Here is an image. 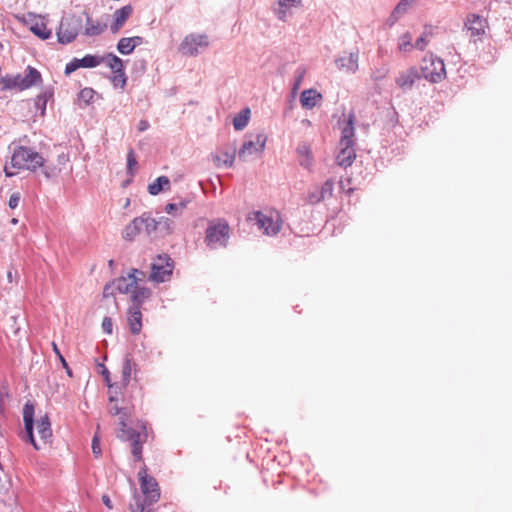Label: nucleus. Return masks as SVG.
<instances>
[{
  "mask_svg": "<svg viewBox=\"0 0 512 512\" xmlns=\"http://www.w3.org/2000/svg\"><path fill=\"white\" fill-rule=\"evenodd\" d=\"M23 422H24V433L22 440L31 444L35 450H40L42 447L36 441L34 436L35 426L37 428L38 435L43 444H49L52 442L53 433L51 428V421L48 414L40 416L35 421V406L31 401H27L23 407Z\"/></svg>",
  "mask_w": 512,
  "mask_h": 512,
  "instance_id": "nucleus-1",
  "label": "nucleus"
},
{
  "mask_svg": "<svg viewBox=\"0 0 512 512\" xmlns=\"http://www.w3.org/2000/svg\"><path fill=\"white\" fill-rule=\"evenodd\" d=\"M10 165L18 170L36 172L45 166V159L33 148L20 145L14 148Z\"/></svg>",
  "mask_w": 512,
  "mask_h": 512,
  "instance_id": "nucleus-2",
  "label": "nucleus"
},
{
  "mask_svg": "<svg viewBox=\"0 0 512 512\" xmlns=\"http://www.w3.org/2000/svg\"><path fill=\"white\" fill-rule=\"evenodd\" d=\"M42 84V75L34 67L28 66L25 70V75L22 74H6L1 77L0 85L2 90H13L17 89L23 91L31 88L32 86H38Z\"/></svg>",
  "mask_w": 512,
  "mask_h": 512,
  "instance_id": "nucleus-3",
  "label": "nucleus"
},
{
  "mask_svg": "<svg viewBox=\"0 0 512 512\" xmlns=\"http://www.w3.org/2000/svg\"><path fill=\"white\" fill-rule=\"evenodd\" d=\"M230 239V227L225 219H217L209 222L204 243L211 250L226 248Z\"/></svg>",
  "mask_w": 512,
  "mask_h": 512,
  "instance_id": "nucleus-4",
  "label": "nucleus"
},
{
  "mask_svg": "<svg viewBox=\"0 0 512 512\" xmlns=\"http://www.w3.org/2000/svg\"><path fill=\"white\" fill-rule=\"evenodd\" d=\"M83 28V16L67 14L62 17L57 31V38L60 44L73 42Z\"/></svg>",
  "mask_w": 512,
  "mask_h": 512,
  "instance_id": "nucleus-5",
  "label": "nucleus"
},
{
  "mask_svg": "<svg viewBox=\"0 0 512 512\" xmlns=\"http://www.w3.org/2000/svg\"><path fill=\"white\" fill-rule=\"evenodd\" d=\"M120 429L117 437L122 441L131 442V453L135 461L142 460V444L147 438L146 426L142 425L143 432L136 431L127 426L124 420L120 421Z\"/></svg>",
  "mask_w": 512,
  "mask_h": 512,
  "instance_id": "nucleus-6",
  "label": "nucleus"
},
{
  "mask_svg": "<svg viewBox=\"0 0 512 512\" xmlns=\"http://www.w3.org/2000/svg\"><path fill=\"white\" fill-rule=\"evenodd\" d=\"M419 70L422 77L431 83H439L446 77L444 61L432 53L424 56Z\"/></svg>",
  "mask_w": 512,
  "mask_h": 512,
  "instance_id": "nucleus-7",
  "label": "nucleus"
},
{
  "mask_svg": "<svg viewBox=\"0 0 512 512\" xmlns=\"http://www.w3.org/2000/svg\"><path fill=\"white\" fill-rule=\"evenodd\" d=\"M174 268V262L168 254H159L151 264L149 280L163 283L170 279Z\"/></svg>",
  "mask_w": 512,
  "mask_h": 512,
  "instance_id": "nucleus-8",
  "label": "nucleus"
},
{
  "mask_svg": "<svg viewBox=\"0 0 512 512\" xmlns=\"http://www.w3.org/2000/svg\"><path fill=\"white\" fill-rule=\"evenodd\" d=\"M140 488L149 505L156 503L160 499V489L156 479L147 474V468L144 466L138 472Z\"/></svg>",
  "mask_w": 512,
  "mask_h": 512,
  "instance_id": "nucleus-9",
  "label": "nucleus"
},
{
  "mask_svg": "<svg viewBox=\"0 0 512 512\" xmlns=\"http://www.w3.org/2000/svg\"><path fill=\"white\" fill-rule=\"evenodd\" d=\"M209 46V39L206 34L191 33L185 36L179 45V51L186 56L194 57Z\"/></svg>",
  "mask_w": 512,
  "mask_h": 512,
  "instance_id": "nucleus-10",
  "label": "nucleus"
},
{
  "mask_svg": "<svg viewBox=\"0 0 512 512\" xmlns=\"http://www.w3.org/2000/svg\"><path fill=\"white\" fill-rule=\"evenodd\" d=\"M267 137L264 133H258L246 139L238 151V157L242 161H247L250 155L262 152L265 148Z\"/></svg>",
  "mask_w": 512,
  "mask_h": 512,
  "instance_id": "nucleus-11",
  "label": "nucleus"
},
{
  "mask_svg": "<svg viewBox=\"0 0 512 512\" xmlns=\"http://www.w3.org/2000/svg\"><path fill=\"white\" fill-rule=\"evenodd\" d=\"M464 27L470 32V38L476 42L485 34L487 20L478 14L472 13L467 15Z\"/></svg>",
  "mask_w": 512,
  "mask_h": 512,
  "instance_id": "nucleus-12",
  "label": "nucleus"
},
{
  "mask_svg": "<svg viewBox=\"0 0 512 512\" xmlns=\"http://www.w3.org/2000/svg\"><path fill=\"white\" fill-rule=\"evenodd\" d=\"M255 219L259 229L263 230L268 236H275L281 230L282 222L278 214L274 220L271 216H268L261 211H257L255 213Z\"/></svg>",
  "mask_w": 512,
  "mask_h": 512,
  "instance_id": "nucleus-13",
  "label": "nucleus"
},
{
  "mask_svg": "<svg viewBox=\"0 0 512 512\" xmlns=\"http://www.w3.org/2000/svg\"><path fill=\"white\" fill-rule=\"evenodd\" d=\"M136 274H141L145 277V273L142 270L133 268L127 276H121L112 281L114 289L121 294H127L132 291L141 279H138Z\"/></svg>",
  "mask_w": 512,
  "mask_h": 512,
  "instance_id": "nucleus-14",
  "label": "nucleus"
},
{
  "mask_svg": "<svg viewBox=\"0 0 512 512\" xmlns=\"http://www.w3.org/2000/svg\"><path fill=\"white\" fill-rule=\"evenodd\" d=\"M102 62H104L103 57L87 54L82 58H73L69 63L66 64L64 72L66 75H70L79 68H94L100 65Z\"/></svg>",
  "mask_w": 512,
  "mask_h": 512,
  "instance_id": "nucleus-15",
  "label": "nucleus"
},
{
  "mask_svg": "<svg viewBox=\"0 0 512 512\" xmlns=\"http://www.w3.org/2000/svg\"><path fill=\"white\" fill-rule=\"evenodd\" d=\"M359 51L347 52L344 51L342 55L335 59V65L340 71L354 74L358 70Z\"/></svg>",
  "mask_w": 512,
  "mask_h": 512,
  "instance_id": "nucleus-16",
  "label": "nucleus"
},
{
  "mask_svg": "<svg viewBox=\"0 0 512 512\" xmlns=\"http://www.w3.org/2000/svg\"><path fill=\"white\" fill-rule=\"evenodd\" d=\"M421 72L416 67H410L407 70H404L399 73L397 78L395 79L396 84L401 88L404 92L411 90L414 84L422 79Z\"/></svg>",
  "mask_w": 512,
  "mask_h": 512,
  "instance_id": "nucleus-17",
  "label": "nucleus"
},
{
  "mask_svg": "<svg viewBox=\"0 0 512 512\" xmlns=\"http://www.w3.org/2000/svg\"><path fill=\"white\" fill-rule=\"evenodd\" d=\"M355 114L353 112L349 113L347 119L344 121V125L341 128V137L339 141V145H352L355 144Z\"/></svg>",
  "mask_w": 512,
  "mask_h": 512,
  "instance_id": "nucleus-18",
  "label": "nucleus"
},
{
  "mask_svg": "<svg viewBox=\"0 0 512 512\" xmlns=\"http://www.w3.org/2000/svg\"><path fill=\"white\" fill-rule=\"evenodd\" d=\"M127 321L129 324L130 332L137 335L142 329V312L136 306H129L127 311Z\"/></svg>",
  "mask_w": 512,
  "mask_h": 512,
  "instance_id": "nucleus-19",
  "label": "nucleus"
},
{
  "mask_svg": "<svg viewBox=\"0 0 512 512\" xmlns=\"http://www.w3.org/2000/svg\"><path fill=\"white\" fill-rule=\"evenodd\" d=\"M340 151L336 156V162L339 166L347 168L352 165L356 158L354 146L339 145Z\"/></svg>",
  "mask_w": 512,
  "mask_h": 512,
  "instance_id": "nucleus-20",
  "label": "nucleus"
},
{
  "mask_svg": "<svg viewBox=\"0 0 512 512\" xmlns=\"http://www.w3.org/2000/svg\"><path fill=\"white\" fill-rule=\"evenodd\" d=\"M132 6L126 5L121 7L120 9L116 10L114 13V22L112 23L110 29L112 33H116L119 31V29L124 25V23L127 21V19L132 14Z\"/></svg>",
  "mask_w": 512,
  "mask_h": 512,
  "instance_id": "nucleus-21",
  "label": "nucleus"
},
{
  "mask_svg": "<svg viewBox=\"0 0 512 512\" xmlns=\"http://www.w3.org/2000/svg\"><path fill=\"white\" fill-rule=\"evenodd\" d=\"M131 293L132 304L130 306H136L141 309L143 303L151 297L152 290L144 286L139 287L137 284L135 287H133Z\"/></svg>",
  "mask_w": 512,
  "mask_h": 512,
  "instance_id": "nucleus-22",
  "label": "nucleus"
},
{
  "mask_svg": "<svg viewBox=\"0 0 512 512\" xmlns=\"http://www.w3.org/2000/svg\"><path fill=\"white\" fill-rule=\"evenodd\" d=\"M82 15L85 16V20H86L85 29L83 32L84 35L90 36V37L98 36L104 32V30L107 27V25L105 23H100L98 21L94 22L92 17L86 11H84Z\"/></svg>",
  "mask_w": 512,
  "mask_h": 512,
  "instance_id": "nucleus-23",
  "label": "nucleus"
},
{
  "mask_svg": "<svg viewBox=\"0 0 512 512\" xmlns=\"http://www.w3.org/2000/svg\"><path fill=\"white\" fill-rule=\"evenodd\" d=\"M30 31L42 40H47L51 37L52 32L47 28L46 22L42 17H36L35 21L30 25Z\"/></svg>",
  "mask_w": 512,
  "mask_h": 512,
  "instance_id": "nucleus-24",
  "label": "nucleus"
},
{
  "mask_svg": "<svg viewBox=\"0 0 512 512\" xmlns=\"http://www.w3.org/2000/svg\"><path fill=\"white\" fill-rule=\"evenodd\" d=\"M321 99L322 95L315 89H306L300 95V103L306 109L314 108Z\"/></svg>",
  "mask_w": 512,
  "mask_h": 512,
  "instance_id": "nucleus-25",
  "label": "nucleus"
},
{
  "mask_svg": "<svg viewBox=\"0 0 512 512\" xmlns=\"http://www.w3.org/2000/svg\"><path fill=\"white\" fill-rule=\"evenodd\" d=\"M142 220L134 218L123 230V238L132 241L142 231Z\"/></svg>",
  "mask_w": 512,
  "mask_h": 512,
  "instance_id": "nucleus-26",
  "label": "nucleus"
},
{
  "mask_svg": "<svg viewBox=\"0 0 512 512\" xmlns=\"http://www.w3.org/2000/svg\"><path fill=\"white\" fill-rule=\"evenodd\" d=\"M170 188V180L167 176H159L148 185V192L151 195H158L160 192Z\"/></svg>",
  "mask_w": 512,
  "mask_h": 512,
  "instance_id": "nucleus-27",
  "label": "nucleus"
},
{
  "mask_svg": "<svg viewBox=\"0 0 512 512\" xmlns=\"http://www.w3.org/2000/svg\"><path fill=\"white\" fill-rule=\"evenodd\" d=\"M53 96V89L52 88H46L42 93L37 95L35 98V107L37 110L40 111L41 116L45 115L46 113V106L47 102L50 98Z\"/></svg>",
  "mask_w": 512,
  "mask_h": 512,
  "instance_id": "nucleus-28",
  "label": "nucleus"
},
{
  "mask_svg": "<svg viewBox=\"0 0 512 512\" xmlns=\"http://www.w3.org/2000/svg\"><path fill=\"white\" fill-rule=\"evenodd\" d=\"M300 0H279L278 1V8L275 10V13L279 20L285 21L287 17V13L290 8L294 7L295 5L300 4Z\"/></svg>",
  "mask_w": 512,
  "mask_h": 512,
  "instance_id": "nucleus-29",
  "label": "nucleus"
},
{
  "mask_svg": "<svg viewBox=\"0 0 512 512\" xmlns=\"http://www.w3.org/2000/svg\"><path fill=\"white\" fill-rule=\"evenodd\" d=\"M250 118V109L245 108L241 110L233 119V126L236 131L243 130L249 121Z\"/></svg>",
  "mask_w": 512,
  "mask_h": 512,
  "instance_id": "nucleus-30",
  "label": "nucleus"
},
{
  "mask_svg": "<svg viewBox=\"0 0 512 512\" xmlns=\"http://www.w3.org/2000/svg\"><path fill=\"white\" fill-rule=\"evenodd\" d=\"M138 219H141L142 222V230H145L147 235H151L153 232L158 231L159 225L158 220L150 217V215L144 213Z\"/></svg>",
  "mask_w": 512,
  "mask_h": 512,
  "instance_id": "nucleus-31",
  "label": "nucleus"
},
{
  "mask_svg": "<svg viewBox=\"0 0 512 512\" xmlns=\"http://www.w3.org/2000/svg\"><path fill=\"white\" fill-rule=\"evenodd\" d=\"M104 58V61L106 62L107 66L113 71V72H121L124 69V62L123 60L118 57L117 55L113 53H108Z\"/></svg>",
  "mask_w": 512,
  "mask_h": 512,
  "instance_id": "nucleus-32",
  "label": "nucleus"
},
{
  "mask_svg": "<svg viewBox=\"0 0 512 512\" xmlns=\"http://www.w3.org/2000/svg\"><path fill=\"white\" fill-rule=\"evenodd\" d=\"M297 153L301 157L299 163L304 168H309L312 164V159L310 156V147L303 143L298 145L297 147Z\"/></svg>",
  "mask_w": 512,
  "mask_h": 512,
  "instance_id": "nucleus-33",
  "label": "nucleus"
},
{
  "mask_svg": "<svg viewBox=\"0 0 512 512\" xmlns=\"http://www.w3.org/2000/svg\"><path fill=\"white\" fill-rule=\"evenodd\" d=\"M133 365H135V363H133L132 359L127 355L122 365V382L124 386H127L130 382Z\"/></svg>",
  "mask_w": 512,
  "mask_h": 512,
  "instance_id": "nucleus-34",
  "label": "nucleus"
},
{
  "mask_svg": "<svg viewBox=\"0 0 512 512\" xmlns=\"http://www.w3.org/2000/svg\"><path fill=\"white\" fill-rule=\"evenodd\" d=\"M135 50L134 45H132L131 38L123 37L119 39L117 43V51L122 55H129L133 53Z\"/></svg>",
  "mask_w": 512,
  "mask_h": 512,
  "instance_id": "nucleus-35",
  "label": "nucleus"
},
{
  "mask_svg": "<svg viewBox=\"0 0 512 512\" xmlns=\"http://www.w3.org/2000/svg\"><path fill=\"white\" fill-rule=\"evenodd\" d=\"M158 225V231L165 235L171 234L174 230V221L165 216L158 218Z\"/></svg>",
  "mask_w": 512,
  "mask_h": 512,
  "instance_id": "nucleus-36",
  "label": "nucleus"
},
{
  "mask_svg": "<svg viewBox=\"0 0 512 512\" xmlns=\"http://www.w3.org/2000/svg\"><path fill=\"white\" fill-rule=\"evenodd\" d=\"M148 502L142 500L141 497H135L134 502L130 504L131 512H152L151 509L147 508Z\"/></svg>",
  "mask_w": 512,
  "mask_h": 512,
  "instance_id": "nucleus-37",
  "label": "nucleus"
},
{
  "mask_svg": "<svg viewBox=\"0 0 512 512\" xmlns=\"http://www.w3.org/2000/svg\"><path fill=\"white\" fill-rule=\"evenodd\" d=\"M319 189L322 196H324V199L331 198L333 196L334 181L332 179H327Z\"/></svg>",
  "mask_w": 512,
  "mask_h": 512,
  "instance_id": "nucleus-38",
  "label": "nucleus"
},
{
  "mask_svg": "<svg viewBox=\"0 0 512 512\" xmlns=\"http://www.w3.org/2000/svg\"><path fill=\"white\" fill-rule=\"evenodd\" d=\"M319 187H315L313 190H310L307 194V202L311 205H315L325 200L324 196L319 191Z\"/></svg>",
  "mask_w": 512,
  "mask_h": 512,
  "instance_id": "nucleus-39",
  "label": "nucleus"
},
{
  "mask_svg": "<svg viewBox=\"0 0 512 512\" xmlns=\"http://www.w3.org/2000/svg\"><path fill=\"white\" fill-rule=\"evenodd\" d=\"M114 76L111 77V81L115 87L124 88L127 83V76L124 69L121 72H113Z\"/></svg>",
  "mask_w": 512,
  "mask_h": 512,
  "instance_id": "nucleus-40",
  "label": "nucleus"
},
{
  "mask_svg": "<svg viewBox=\"0 0 512 512\" xmlns=\"http://www.w3.org/2000/svg\"><path fill=\"white\" fill-rule=\"evenodd\" d=\"M411 40H412V37L409 32H406L405 34H403L400 38L399 50L404 51V52L410 51L413 48Z\"/></svg>",
  "mask_w": 512,
  "mask_h": 512,
  "instance_id": "nucleus-41",
  "label": "nucleus"
},
{
  "mask_svg": "<svg viewBox=\"0 0 512 512\" xmlns=\"http://www.w3.org/2000/svg\"><path fill=\"white\" fill-rule=\"evenodd\" d=\"M94 94L95 91L92 88H83L79 93V100L88 105L93 101Z\"/></svg>",
  "mask_w": 512,
  "mask_h": 512,
  "instance_id": "nucleus-42",
  "label": "nucleus"
},
{
  "mask_svg": "<svg viewBox=\"0 0 512 512\" xmlns=\"http://www.w3.org/2000/svg\"><path fill=\"white\" fill-rule=\"evenodd\" d=\"M413 3V0H400L393 10L402 17Z\"/></svg>",
  "mask_w": 512,
  "mask_h": 512,
  "instance_id": "nucleus-43",
  "label": "nucleus"
},
{
  "mask_svg": "<svg viewBox=\"0 0 512 512\" xmlns=\"http://www.w3.org/2000/svg\"><path fill=\"white\" fill-rule=\"evenodd\" d=\"M137 165V160L134 154V150L132 148L129 149L127 154V170L128 173L132 174L134 167Z\"/></svg>",
  "mask_w": 512,
  "mask_h": 512,
  "instance_id": "nucleus-44",
  "label": "nucleus"
},
{
  "mask_svg": "<svg viewBox=\"0 0 512 512\" xmlns=\"http://www.w3.org/2000/svg\"><path fill=\"white\" fill-rule=\"evenodd\" d=\"M185 207V203L184 202H180L179 204L177 203H168L165 207V211L168 213V214H171V215H176L177 211L179 209H183Z\"/></svg>",
  "mask_w": 512,
  "mask_h": 512,
  "instance_id": "nucleus-45",
  "label": "nucleus"
},
{
  "mask_svg": "<svg viewBox=\"0 0 512 512\" xmlns=\"http://www.w3.org/2000/svg\"><path fill=\"white\" fill-rule=\"evenodd\" d=\"M110 413L112 415H122L121 416V421L124 420L125 421V418L128 416V410L127 408H123V407H118L117 405H114L110 408Z\"/></svg>",
  "mask_w": 512,
  "mask_h": 512,
  "instance_id": "nucleus-46",
  "label": "nucleus"
},
{
  "mask_svg": "<svg viewBox=\"0 0 512 512\" xmlns=\"http://www.w3.org/2000/svg\"><path fill=\"white\" fill-rule=\"evenodd\" d=\"M102 330L106 334H112L113 331V322L110 317H104L102 321Z\"/></svg>",
  "mask_w": 512,
  "mask_h": 512,
  "instance_id": "nucleus-47",
  "label": "nucleus"
},
{
  "mask_svg": "<svg viewBox=\"0 0 512 512\" xmlns=\"http://www.w3.org/2000/svg\"><path fill=\"white\" fill-rule=\"evenodd\" d=\"M426 45H427V39H426L425 34H423L417 38L413 47H415L416 49H418L420 51H423L425 49Z\"/></svg>",
  "mask_w": 512,
  "mask_h": 512,
  "instance_id": "nucleus-48",
  "label": "nucleus"
},
{
  "mask_svg": "<svg viewBox=\"0 0 512 512\" xmlns=\"http://www.w3.org/2000/svg\"><path fill=\"white\" fill-rule=\"evenodd\" d=\"M20 201V194L18 192L13 193L8 201V205L11 209H15Z\"/></svg>",
  "mask_w": 512,
  "mask_h": 512,
  "instance_id": "nucleus-49",
  "label": "nucleus"
},
{
  "mask_svg": "<svg viewBox=\"0 0 512 512\" xmlns=\"http://www.w3.org/2000/svg\"><path fill=\"white\" fill-rule=\"evenodd\" d=\"M92 451L96 457L101 456V448H100L99 440L97 439L96 436H94V438L92 440Z\"/></svg>",
  "mask_w": 512,
  "mask_h": 512,
  "instance_id": "nucleus-50",
  "label": "nucleus"
},
{
  "mask_svg": "<svg viewBox=\"0 0 512 512\" xmlns=\"http://www.w3.org/2000/svg\"><path fill=\"white\" fill-rule=\"evenodd\" d=\"M114 295V285L112 282L110 283H107L105 286H104V289H103V296L105 298L109 297V296H113Z\"/></svg>",
  "mask_w": 512,
  "mask_h": 512,
  "instance_id": "nucleus-51",
  "label": "nucleus"
},
{
  "mask_svg": "<svg viewBox=\"0 0 512 512\" xmlns=\"http://www.w3.org/2000/svg\"><path fill=\"white\" fill-rule=\"evenodd\" d=\"M400 18L401 16L399 14H395V11L393 10L387 19V25L392 27Z\"/></svg>",
  "mask_w": 512,
  "mask_h": 512,
  "instance_id": "nucleus-52",
  "label": "nucleus"
},
{
  "mask_svg": "<svg viewBox=\"0 0 512 512\" xmlns=\"http://www.w3.org/2000/svg\"><path fill=\"white\" fill-rule=\"evenodd\" d=\"M60 362L62 364V367L66 370V374L69 377H73L72 369L69 367L67 361L65 360V358L62 355H60Z\"/></svg>",
  "mask_w": 512,
  "mask_h": 512,
  "instance_id": "nucleus-53",
  "label": "nucleus"
},
{
  "mask_svg": "<svg viewBox=\"0 0 512 512\" xmlns=\"http://www.w3.org/2000/svg\"><path fill=\"white\" fill-rule=\"evenodd\" d=\"M149 127H150V123L146 119L140 120L138 123V126H137L139 132H144V131L148 130Z\"/></svg>",
  "mask_w": 512,
  "mask_h": 512,
  "instance_id": "nucleus-54",
  "label": "nucleus"
},
{
  "mask_svg": "<svg viewBox=\"0 0 512 512\" xmlns=\"http://www.w3.org/2000/svg\"><path fill=\"white\" fill-rule=\"evenodd\" d=\"M43 174L47 179H50L55 174V168L54 167H46L43 170Z\"/></svg>",
  "mask_w": 512,
  "mask_h": 512,
  "instance_id": "nucleus-55",
  "label": "nucleus"
},
{
  "mask_svg": "<svg viewBox=\"0 0 512 512\" xmlns=\"http://www.w3.org/2000/svg\"><path fill=\"white\" fill-rule=\"evenodd\" d=\"M101 499H102L103 504L108 509L111 510L113 508L112 501H111L110 497L107 494H103Z\"/></svg>",
  "mask_w": 512,
  "mask_h": 512,
  "instance_id": "nucleus-56",
  "label": "nucleus"
},
{
  "mask_svg": "<svg viewBox=\"0 0 512 512\" xmlns=\"http://www.w3.org/2000/svg\"><path fill=\"white\" fill-rule=\"evenodd\" d=\"M130 38H131L132 45H134V48H136L137 46L143 44V42H144V39L141 36H133V37H130Z\"/></svg>",
  "mask_w": 512,
  "mask_h": 512,
  "instance_id": "nucleus-57",
  "label": "nucleus"
},
{
  "mask_svg": "<svg viewBox=\"0 0 512 512\" xmlns=\"http://www.w3.org/2000/svg\"><path fill=\"white\" fill-rule=\"evenodd\" d=\"M101 367H102V375L105 377L106 382L109 383V371L104 365H101ZM108 386L111 387L110 384H108Z\"/></svg>",
  "mask_w": 512,
  "mask_h": 512,
  "instance_id": "nucleus-58",
  "label": "nucleus"
},
{
  "mask_svg": "<svg viewBox=\"0 0 512 512\" xmlns=\"http://www.w3.org/2000/svg\"><path fill=\"white\" fill-rule=\"evenodd\" d=\"M4 173H5V176L8 178H11V177L15 176V174H16L15 172H12L7 165H5V167H4Z\"/></svg>",
  "mask_w": 512,
  "mask_h": 512,
  "instance_id": "nucleus-59",
  "label": "nucleus"
},
{
  "mask_svg": "<svg viewBox=\"0 0 512 512\" xmlns=\"http://www.w3.org/2000/svg\"><path fill=\"white\" fill-rule=\"evenodd\" d=\"M14 275H17V271L13 272L12 270H9L7 272V279L10 283L14 281Z\"/></svg>",
  "mask_w": 512,
  "mask_h": 512,
  "instance_id": "nucleus-60",
  "label": "nucleus"
},
{
  "mask_svg": "<svg viewBox=\"0 0 512 512\" xmlns=\"http://www.w3.org/2000/svg\"><path fill=\"white\" fill-rule=\"evenodd\" d=\"M303 71L301 73H299L298 77L296 78L295 80V83H294V89H297L301 83V80H302V77H303Z\"/></svg>",
  "mask_w": 512,
  "mask_h": 512,
  "instance_id": "nucleus-61",
  "label": "nucleus"
},
{
  "mask_svg": "<svg viewBox=\"0 0 512 512\" xmlns=\"http://www.w3.org/2000/svg\"><path fill=\"white\" fill-rule=\"evenodd\" d=\"M68 160L67 156L65 154H61L58 156V161L60 163H63L64 161Z\"/></svg>",
  "mask_w": 512,
  "mask_h": 512,
  "instance_id": "nucleus-62",
  "label": "nucleus"
},
{
  "mask_svg": "<svg viewBox=\"0 0 512 512\" xmlns=\"http://www.w3.org/2000/svg\"><path fill=\"white\" fill-rule=\"evenodd\" d=\"M234 157L235 156H232L229 160H226L225 165L231 167L233 165Z\"/></svg>",
  "mask_w": 512,
  "mask_h": 512,
  "instance_id": "nucleus-63",
  "label": "nucleus"
},
{
  "mask_svg": "<svg viewBox=\"0 0 512 512\" xmlns=\"http://www.w3.org/2000/svg\"><path fill=\"white\" fill-rule=\"evenodd\" d=\"M53 350L54 352L58 355V357L60 358V355H62L57 347V345L54 343L53 344Z\"/></svg>",
  "mask_w": 512,
  "mask_h": 512,
  "instance_id": "nucleus-64",
  "label": "nucleus"
}]
</instances>
